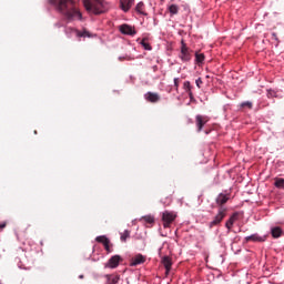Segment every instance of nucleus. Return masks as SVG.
<instances>
[{"label": "nucleus", "mask_w": 284, "mask_h": 284, "mask_svg": "<svg viewBox=\"0 0 284 284\" xmlns=\"http://www.w3.org/2000/svg\"><path fill=\"white\" fill-rule=\"evenodd\" d=\"M52 7L55 8L60 14H63L68 21H74V19H83V14L77 8L74 0H49Z\"/></svg>", "instance_id": "1"}, {"label": "nucleus", "mask_w": 284, "mask_h": 284, "mask_svg": "<svg viewBox=\"0 0 284 284\" xmlns=\"http://www.w3.org/2000/svg\"><path fill=\"white\" fill-rule=\"evenodd\" d=\"M83 6L90 14H103L110 10L105 0H83Z\"/></svg>", "instance_id": "2"}, {"label": "nucleus", "mask_w": 284, "mask_h": 284, "mask_svg": "<svg viewBox=\"0 0 284 284\" xmlns=\"http://www.w3.org/2000/svg\"><path fill=\"white\" fill-rule=\"evenodd\" d=\"M174 221H176V213L172 211H164L162 213V225L164 229L172 227Z\"/></svg>", "instance_id": "3"}, {"label": "nucleus", "mask_w": 284, "mask_h": 284, "mask_svg": "<svg viewBox=\"0 0 284 284\" xmlns=\"http://www.w3.org/2000/svg\"><path fill=\"white\" fill-rule=\"evenodd\" d=\"M227 216V207H220L217 214L214 216L213 221L210 222V227L220 225V223Z\"/></svg>", "instance_id": "4"}, {"label": "nucleus", "mask_w": 284, "mask_h": 284, "mask_svg": "<svg viewBox=\"0 0 284 284\" xmlns=\"http://www.w3.org/2000/svg\"><path fill=\"white\" fill-rule=\"evenodd\" d=\"M180 59L182 61H190L192 59V54H190V48L185 44V42L182 40V47H181V53H180Z\"/></svg>", "instance_id": "5"}, {"label": "nucleus", "mask_w": 284, "mask_h": 284, "mask_svg": "<svg viewBox=\"0 0 284 284\" xmlns=\"http://www.w3.org/2000/svg\"><path fill=\"white\" fill-rule=\"evenodd\" d=\"M97 243H102V245H104V250L108 252V254H110V252H112V250L110 247H112V244L110 243V239H108V236L105 235H100L95 237Z\"/></svg>", "instance_id": "6"}, {"label": "nucleus", "mask_w": 284, "mask_h": 284, "mask_svg": "<svg viewBox=\"0 0 284 284\" xmlns=\"http://www.w3.org/2000/svg\"><path fill=\"white\" fill-rule=\"evenodd\" d=\"M121 261H123V258H121L120 255H113L110 257V260L105 264V267H110L111 270H114L119 267V263H121Z\"/></svg>", "instance_id": "7"}, {"label": "nucleus", "mask_w": 284, "mask_h": 284, "mask_svg": "<svg viewBox=\"0 0 284 284\" xmlns=\"http://www.w3.org/2000/svg\"><path fill=\"white\" fill-rule=\"evenodd\" d=\"M119 30L122 34H128L129 37L136 34V30L130 24H121Z\"/></svg>", "instance_id": "8"}, {"label": "nucleus", "mask_w": 284, "mask_h": 284, "mask_svg": "<svg viewBox=\"0 0 284 284\" xmlns=\"http://www.w3.org/2000/svg\"><path fill=\"white\" fill-rule=\"evenodd\" d=\"M230 201V195L229 194H223V193H220L217 195V197L215 199V203L216 205L220 207H225V203H227Z\"/></svg>", "instance_id": "9"}, {"label": "nucleus", "mask_w": 284, "mask_h": 284, "mask_svg": "<svg viewBox=\"0 0 284 284\" xmlns=\"http://www.w3.org/2000/svg\"><path fill=\"white\" fill-rule=\"evenodd\" d=\"M144 99L149 101V103H159L161 101V95H159V93L149 91L146 94H144Z\"/></svg>", "instance_id": "10"}, {"label": "nucleus", "mask_w": 284, "mask_h": 284, "mask_svg": "<svg viewBox=\"0 0 284 284\" xmlns=\"http://www.w3.org/2000/svg\"><path fill=\"white\" fill-rule=\"evenodd\" d=\"M207 116H203V115H196L195 116V123H196V128H197V132H201V130H203V125H205V123H207Z\"/></svg>", "instance_id": "11"}, {"label": "nucleus", "mask_w": 284, "mask_h": 284, "mask_svg": "<svg viewBox=\"0 0 284 284\" xmlns=\"http://www.w3.org/2000/svg\"><path fill=\"white\" fill-rule=\"evenodd\" d=\"M239 221V212L233 213L230 219L225 223V227L229 230V232L232 230L234 226V223Z\"/></svg>", "instance_id": "12"}, {"label": "nucleus", "mask_w": 284, "mask_h": 284, "mask_svg": "<svg viewBox=\"0 0 284 284\" xmlns=\"http://www.w3.org/2000/svg\"><path fill=\"white\" fill-rule=\"evenodd\" d=\"M145 263V256L138 254L131 258V267H136V265H143Z\"/></svg>", "instance_id": "13"}, {"label": "nucleus", "mask_w": 284, "mask_h": 284, "mask_svg": "<svg viewBox=\"0 0 284 284\" xmlns=\"http://www.w3.org/2000/svg\"><path fill=\"white\" fill-rule=\"evenodd\" d=\"M132 6H134V0H120V8L123 12H130Z\"/></svg>", "instance_id": "14"}, {"label": "nucleus", "mask_w": 284, "mask_h": 284, "mask_svg": "<svg viewBox=\"0 0 284 284\" xmlns=\"http://www.w3.org/2000/svg\"><path fill=\"white\" fill-rule=\"evenodd\" d=\"M162 264L166 270V274H170V270H172V257L170 256L162 257Z\"/></svg>", "instance_id": "15"}, {"label": "nucleus", "mask_w": 284, "mask_h": 284, "mask_svg": "<svg viewBox=\"0 0 284 284\" xmlns=\"http://www.w3.org/2000/svg\"><path fill=\"white\" fill-rule=\"evenodd\" d=\"M106 284H119V281H121V276L119 275H105Z\"/></svg>", "instance_id": "16"}, {"label": "nucleus", "mask_w": 284, "mask_h": 284, "mask_svg": "<svg viewBox=\"0 0 284 284\" xmlns=\"http://www.w3.org/2000/svg\"><path fill=\"white\" fill-rule=\"evenodd\" d=\"M245 241L250 243L252 241L253 243H263L265 241L263 237L258 236V234H253L251 236H246Z\"/></svg>", "instance_id": "17"}, {"label": "nucleus", "mask_w": 284, "mask_h": 284, "mask_svg": "<svg viewBox=\"0 0 284 284\" xmlns=\"http://www.w3.org/2000/svg\"><path fill=\"white\" fill-rule=\"evenodd\" d=\"M135 12H138L139 14H143L144 17H148V13L145 12V3H143V1L139 2L135 6Z\"/></svg>", "instance_id": "18"}, {"label": "nucleus", "mask_w": 284, "mask_h": 284, "mask_svg": "<svg viewBox=\"0 0 284 284\" xmlns=\"http://www.w3.org/2000/svg\"><path fill=\"white\" fill-rule=\"evenodd\" d=\"M272 236L273 239H280L281 234H283V230L281 227L276 226L272 229Z\"/></svg>", "instance_id": "19"}, {"label": "nucleus", "mask_w": 284, "mask_h": 284, "mask_svg": "<svg viewBox=\"0 0 284 284\" xmlns=\"http://www.w3.org/2000/svg\"><path fill=\"white\" fill-rule=\"evenodd\" d=\"M141 221H144V223H149V225H152V223H154V216L145 215L141 217Z\"/></svg>", "instance_id": "20"}, {"label": "nucleus", "mask_w": 284, "mask_h": 284, "mask_svg": "<svg viewBox=\"0 0 284 284\" xmlns=\"http://www.w3.org/2000/svg\"><path fill=\"white\" fill-rule=\"evenodd\" d=\"M128 239H130V230H125L123 233H121L120 241H122V243H125Z\"/></svg>", "instance_id": "21"}, {"label": "nucleus", "mask_w": 284, "mask_h": 284, "mask_svg": "<svg viewBox=\"0 0 284 284\" xmlns=\"http://www.w3.org/2000/svg\"><path fill=\"white\" fill-rule=\"evenodd\" d=\"M141 45L144 48V50H152V45H150V42H148V38L142 39Z\"/></svg>", "instance_id": "22"}, {"label": "nucleus", "mask_w": 284, "mask_h": 284, "mask_svg": "<svg viewBox=\"0 0 284 284\" xmlns=\"http://www.w3.org/2000/svg\"><path fill=\"white\" fill-rule=\"evenodd\" d=\"M169 12H170V14H179V6H176V4H171V6L169 7Z\"/></svg>", "instance_id": "23"}, {"label": "nucleus", "mask_w": 284, "mask_h": 284, "mask_svg": "<svg viewBox=\"0 0 284 284\" xmlns=\"http://www.w3.org/2000/svg\"><path fill=\"white\" fill-rule=\"evenodd\" d=\"M274 185L275 187L284 189V179L283 178L276 179Z\"/></svg>", "instance_id": "24"}, {"label": "nucleus", "mask_w": 284, "mask_h": 284, "mask_svg": "<svg viewBox=\"0 0 284 284\" xmlns=\"http://www.w3.org/2000/svg\"><path fill=\"white\" fill-rule=\"evenodd\" d=\"M195 61L197 63H203V61H205V54H203V53H195Z\"/></svg>", "instance_id": "25"}, {"label": "nucleus", "mask_w": 284, "mask_h": 284, "mask_svg": "<svg viewBox=\"0 0 284 284\" xmlns=\"http://www.w3.org/2000/svg\"><path fill=\"white\" fill-rule=\"evenodd\" d=\"M77 36L78 37H91L89 31H83V32L78 31Z\"/></svg>", "instance_id": "26"}, {"label": "nucleus", "mask_w": 284, "mask_h": 284, "mask_svg": "<svg viewBox=\"0 0 284 284\" xmlns=\"http://www.w3.org/2000/svg\"><path fill=\"white\" fill-rule=\"evenodd\" d=\"M181 83V80L179 78L174 79V88L176 90V92H179V84Z\"/></svg>", "instance_id": "27"}, {"label": "nucleus", "mask_w": 284, "mask_h": 284, "mask_svg": "<svg viewBox=\"0 0 284 284\" xmlns=\"http://www.w3.org/2000/svg\"><path fill=\"white\" fill-rule=\"evenodd\" d=\"M241 108H248V110H252V102H243Z\"/></svg>", "instance_id": "28"}, {"label": "nucleus", "mask_w": 284, "mask_h": 284, "mask_svg": "<svg viewBox=\"0 0 284 284\" xmlns=\"http://www.w3.org/2000/svg\"><path fill=\"white\" fill-rule=\"evenodd\" d=\"M184 90H190L192 85L190 84V81H185L183 84Z\"/></svg>", "instance_id": "29"}, {"label": "nucleus", "mask_w": 284, "mask_h": 284, "mask_svg": "<svg viewBox=\"0 0 284 284\" xmlns=\"http://www.w3.org/2000/svg\"><path fill=\"white\" fill-rule=\"evenodd\" d=\"M195 84L197 85V88H201V85H203V80L199 78L197 80H195Z\"/></svg>", "instance_id": "30"}, {"label": "nucleus", "mask_w": 284, "mask_h": 284, "mask_svg": "<svg viewBox=\"0 0 284 284\" xmlns=\"http://www.w3.org/2000/svg\"><path fill=\"white\" fill-rule=\"evenodd\" d=\"M6 225H7L6 222L0 223V232H3V230H6Z\"/></svg>", "instance_id": "31"}, {"label": "nucleus", "mask_w": 284, "mask_h": 284, "mask_svg": "<svg viewBox=\"0 0 284 284\" xmlns=\"http://www.w3.org/2000/svg\"><path fill=\"white\" fill-rule=\"evenodd\" d=\"M274 94H275V92L272 91V90H270V91L267 92V97H274Z\"/></svg>", "instance_id": "32"}, {"label": "nucleus", "mask_w": 284, "mask_h": 284, "mask_svg": "<svg viewBox=\"0 0 284 284\" xmlns=\"http://www.w3.org/2000/svg\"><path fill=\"white\" fill-rule=\"evenodd\" d=\"M272 37L275 39V41H278V36L275 32L272 33Z\"/></svg>", "instance_id": "33"}, {"label": "nucleus", "mask_w": 284, "mask_h": 284, "mask_svg": "<svg viewBox=\"0 0 284 284\" xmlns=\"http://www.w3.org/2000/svg\"><path fill=\"white\" fill-rule=\"evenodd\" d=\"M189 99H190L191 101H194V93H189Z\"/></svg>", "instance_id": "34"}, {"label": "nucleus", "mask_w": 284, "mask_h": 284, "mask_svg": "<svg viewBox=\"0 0 284 284\" xmlns=\"http://www.w3.org/2000/svg\"><path fill=\"white\" fill-rule=\"evenodd\" d=\"M185 92H186L187 94H192V87H191L190 89H185Z\"/></svg>", "instance_id": "35"}, {"label": "nucleus", "mask_w": 284, "mask_h": 284, "mask_svg": "<svg viewBox=\"0 0 284 284\" xmlns=\"http://www.w3.org/2000/svg\"><path fill=\"white\" fill-rule=\"evenodd\" d=\"M79 278H84V276H83V275H80Z\"/></svg>", "instance_id": "36"}]
</instances>
